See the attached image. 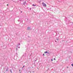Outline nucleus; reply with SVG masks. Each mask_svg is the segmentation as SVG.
Listing matches in <instances>:
<instances>
[{"label": "nucleus", "instance_id": "obj_2", "mask_svg": "<svg viewBox=\"0 0 73 73\" xmlns=\"http://www.w3.org/2000/svg\"><path fill=\"white\" fill-rule=\"evenodd\" d=\"M33 6H34V7H35L36 6V5H34V4H33Z\"/></svg>", "mask_w": 73, "mask_h": 73}, {"label": "nucleus", "instance_id": "obj_12", "mask_svg": "<svg viewBox=\"0 0 73 73\" xmlns=\"http://www.w3.org/2000/svg\"><path fill=\"white\" fill-rule=\"evenodd\" d=\"M11 72H12V71H11Z\"/></svg>", "mask_w": 73, "mask_h": 73}, {"label": "nucleus", "instance_id": "obj_10", "mask_svg": "<svg viewBox=\"0 0 73 73\" xmlns=\"http://www.w3.org/2000/svg\"><path fill=\"white\" fill-rule=\"evenodd\" d=\"M51 61H53V60L51 59Z\"/></svg>", "mask_w": 73, "mask_h": 73}, {"label": "nucleus", "instance_id": "obj_1", "mask_svg": "<svg viewBox=\"0 0 73 73\" xmlns=\"http://www.w3.org/2000/svg\"><path fill=\"white\" fill-rule=\"evenodd\" d=\"M42 4H43V5L44 6V7H46V4L44 3V2L42 3Z\"/></svg>", "mask_w": 73, "mask_h": 73}, {"label": "nucleus", "instance_id": "obj_3", "mask_svg": "<svg viewBox=\"0 0 73 73\" xmlns=\"http://www.w3.org/2000/svg\"><path fill=\"white\" fill-rule=\"evenodd\" d=\"M45 53H48V52L46 51V52H44Z\"/></svg>", "mask_w": 73, "mask_h": 73}, {"label": "nucleus", "instance_id": "obj_11", "mask_svg": "<svg viewBox=\"0 0 73 73\" xmlns=\"http://www.w3.org/2000/svg\"><path fill=\"white\" fill-rule=\"evenodd\" d=\"M19 72H20V70H19Z\"/></svg>", "mask_w": 73, "mask_h": 73}, {"label": "nucleus", "instance_id": "obj_4", "mask_svg": "<svg viewBox=\"0 0 73 73\" xmlns=\"http://www.w3.org/2000/svg\"><path fill=\"white\" fill-rule=\"evenodd\" d=\"M31 29V28L29 27H28V29Z\"/></svg>", "mask_w": 73, "mask_h": 73}, {"label": "nucleus", "instance_id": "obj_7", "mask_svg": "<svg viewBox=\"0 0 73 73\" xmlns=\"http://www.w3.org/2000/svg\"><path fill=\"white\" fill-rule=\"evenodd\" d=\"M24 66H23V68H24Z\"/></svg>", "mask_w": 73, "mask_h": 73}, {"label": "nucleus", "instance_id": "obj_5", "mask_svg": "<svg viewBox=\"0 0 73 73\" xmlns=\"http://www.w3.org/2000/svg\"><path fill=\"white\" fill-rule=\"evenodd\" d=\"M71 65H72V66H73V64H71Z\"/></svg>", "mask_w": 73, "mask_h": 73}, {"label": "nucleus", "instance_id": "obj_9", "mask_svg": "<svg viewBox=\"0 0 73 73\" xmlns=\"http://www.w3.org/2000/svg\"><path fill=\"white\" fill-rule=\"evenodd\" d=\"M7 6H8V4L7 5Z\"/></svg>", "mask_w": 73, "mask_h": 73}, {"label": "nucleus", "instance_id": "obj_6", "mask_svg": "<svg viewBox=\"0 0 73 73\" xmlns=\"http://www.w3.org/2000/svg\"><path fill=\"white\" fill-rule=\"evenodd\" d=\"M54 60H56V58H54Z\"/></svg>", "mask_w": 73, "mask_h": 73}, {"label": "nucleus", "instance_id": "obj_8", "mask_svg": "<svg viewBox=\"0 0 73 73\" xmlns=\"http://www.w3.org/2000/svg\"><path fill=\"white\" fill-rule=\"evenodd\" d=\"M44 54H43V56H44Z\"/></svg>", "mask_w": 73, "mask_h": 73}, {"label": "nucleus", "instance_id": "obj_13", "mask_svg": "<svg viewBox=\"0 0 73 73\" xmlns=\"http://www.w3.org/2000/svg\"><path fill=\"white\" fill-rule=\"evenodd\" d=\"M67 68H68V67H67Z\"/></svg>", "mask_w": 73, "mask_h": 73}]
</instances>
